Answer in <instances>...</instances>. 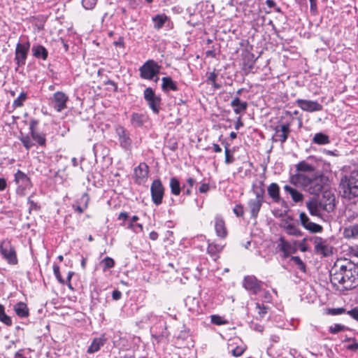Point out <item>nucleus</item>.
I'll use <instances>...</instances> for the list:
<instances>
[{"label": "nucleus", "instance_id": "680f3d73", "mask_svg": "<svg viewBox=\"0 0 358 358\" xmlns=\"http://www.w3.org/2000/svg\"><path fill=\"white\" fill-rule=\"evenodd\" d=\"M38 124V121L35 119H31L29 122L30 132L35 131V127Z\"/></svg>", "mask_w": 358, "mask_h": 358}, {"label": "nucleus", "instance_id": "8fccbe9b", "mask_svg": "<svg viewBox=\"0 0 358 358\" xmlns=\"http://www.w3.org/2000/svg\"><path fill=\"white\" fill-rule=\"evenodd\" d=\"M97 0H82V3L85 9H92L96 4Z\"/></svg>", "mask_w": 358, "mask_h": 358}, {"label": "nucleus", "instance_id": "473e14b6", "mask_svg": "<svg viewBox=\"0 0 358 358\" xmlns=\"http://www.w3.org/2000/svg\"><path fill=\"white\" fill-rule=\"evenodd\" d=\"M222 250V245L214 243H209L207 248L208 253L213 257L214 260L217 259V258L218 257L217 254L220 252Z\"/></svg>", "mask_w": 358, "mask_h": 358}, {"label": "nucleus", "instance_id": "f257e3e1", "mask_svg": "<svg viewBox=\"0 0 358 358\" xmlns=\"http://www.w3.org/2000/svg\"><path fill=\"white\" fill-rule=\"evenodd\" d=\"M330 280L338 289L355 288L358 286V266L352 262H337L330 271Z\"/></svg>", "mask_w": 358, "mask_h": 358}, {"label": "nucleus", "instance_id": "bb28decb", "mask_svg": "<svg viewBox=\"0 0 358 358\" xmlns=\"http://www.w3.org/2000/svg\"><path fill=\"white\" fill-rule=\"evenodd\" d=\"M279 192L280 187L277 183L273 182L268 186V194L275 202H278L280 199Z\"/></svg>", "mask_w": 358, "mask_h": 358}, {"label": "nucleus", "instance_id": "72a5a7b5", "mask_svg": "<svg viewBox=\"0 0 358 358\" xmlns=\"http://www.w3.org/2000/svg\"><path fill=\"white\" fill-rule=\"evenodd\" d=\"M343 235L347 238H356L358 236V224L345 228Z\"/></svg>", "mask_w": 358, "mask_h": 358}, {"label": "nucleus", "instance_id": "dca6fc26", "mask_svg": "<svg viewBox=\"0 0 358 358\" xmlns=\"http://www.w3.org/2000/svg\"><path fill=\"white\" fill-rule=\"evenodd\" d=\"M296 102L301 110L306 112L313 113L322 110V106L316 101L297 99Z\"/></svg>", "mask_w": 358, "mask_h": 358}, {"label": "nucleus", "instance_id": "0eeeda50", "mask_svg": "<svg viewBox=\"0 0 358 358\" xmlns=\"http://www.w3.org/2000/svg\"><path fill=\"white\" fill-rule=\"evenodd\" d=\"M254 192L256 198L250 199L248 204L250 210L251 216L255 218L257 217L263 202L264 190L262 187H260L259 190H254Z\"/></svg>", "mask_w": 358, "mask_h": 358}, {"label": "nucleus", "instance_id": "37998d69", "mask_svg": "<svg viewBox=\"0 0 358 358\" xmlns=\"http://www.w3.org/2000/svg\"><path fill=\"white\" fill-rule=\"evenodd\" d=\"M210 321L213 324L217 325L227 324L228 321L224 319L222 317L217 315H213L210 316Z\"/></svg>", "mask_w": 358, "mask_h": 358}, {"label": "nucleus", "instance_id": "6ab92c4d", "mask_svg": "<svg viewBox=\"0 0 358 358\" xmlns=\"http://www.w3.org/2000/svg\"><path fill=\"white\" fill-rule=\"evenodd\" d=\"M15 181L19 186H22L23 189H29L31 187L29 178L20 170H17L15 174Z\"/></svg>", "mask_w": 358, "mask_h": 358}, {"label": "nucleus", "instance_id": "bf43d9fd", "mask_svg": "<svg viewBox=\"0 0 358 358\" xmlns=\"http://www.w3.org/2000/svg\"><path fill=\"white\" fill-rule=\"evenodd\" d=\"M352 341L353 343L347 345L346 348L349 350L357 351L358 350V343L355 339H352Z\"/></svg>", "mask_w": 358, "mask_h": 358}, {"label": "nucleus", "instance_id": "0e129e2a", "mask_svg": "<svg viewBox=\"0 0 358 358\" xmlns=\"http://www.w3.org/2000/svg\"><path fill=\"white\" fill-rule=\"evenodd\" d=\"M122 296V293L119 290H114L112 293V297L114 300L117 301Z\"/></svg>", "mask_w": 358, "mask_h": 358}, {"label": "nucleus", "instance_id": "2eb2a0df", "mask_svg": "<svg viewBox=\"0 0 358 358\" xmlns=\"http://www.w3.org/2000/svg\"><path fill=\"white\" fill-rule=\"evenodd\" d=\"M115 131L118 136L120 146L126 150H130L131 148V139L129 132L122 126H117Z\"/></svg>", "mask_w": 358, "mask_h": 358}, {"label": "nucleus", "instance_id": "a211bd4d", "mask_svg": "<svg viewBox=\"0 0 358 358\" xmlns=\"http://www.w3.org/2000/svg\"><path fill=\"white\" fill-rule=\"evenodd\" d=\"M68 96L62 92H56L53 94L52 105L54 108L57 112H61L66 108V102L68 101Z\"/></svg>", "mask_w": 358, "mask_h": 358}, {"label": "nucleus", "instance_id": "13d9d810", "mask_svg": "<svg viewBox=\"0 0 358 358\" xmlns=\"http://www.w3.org/2000/svg\"><path fill=\"white\" fill-rule=\"evenodd\" d=\"M22 142L24 145V146L27 149H30V148L32 147L33 145V143L31 142V141L28 138H24L22 140Z\"/></svg>", "mask_w": 358, "mask_h": 358}, {"label": "nucleus", "instance_id": "603ef678", "mask_svg": "<svg viewBox=\"0 0 358 358\" xmlns=\"http://www.w3.org/2000/svg\"><path fill=\"white\" fill-rule=\"evenodd\" d=\"M0 321L7 326H10L12 324V320L10 317L7 315L6 313L0 315Z\"/></svg>", "mask_w": 358, "mask_h": 358}, {"label": "nucleus", "instance_id": "338daca9", "mask_svg": "<svg viewBox=\"0 0 358 358\" xmlns=\"http://www.w3.org/2000/svg\"><path fill=\"white\" fill-rule=\"evenodd\" d=\"M7 186L6 180L3 178H0V191H3Z\"/></svg>", "mask_w": 358, "mask_h": 358}, {"label": "nucleus", "instance_id": "774afa93", "mask_svg": "<svg viewBox=\"0 0 358 358\" xmlns=\"http://www.w3.org/2000/svg\"><path fill=\"white\" fill-rule=\"evenodd\" d=\"M149 238L152 241H156L158 238V234L156 231H152L150 233Z\"/></svg>", "mask_w": 358, "mask_h": 358}, {"label": "nucleus", "instance_id": "e433bc0d", "mask_svg": "<svg viewBox=\"0 0 358 358\" xmlns=\"http://www.w3.org/2000/svg\"><path fill=\"white\" fill-rule=\"evenodd\" d=\"M80 200V203H83V206H78L76 207V210L79 213H83L84 212L85 209H86L88 206V202L90 201L88 194L86 193L83 194Z\"/></svg>", "mask_w": 358, "mask_h": 358}, {"label": "nucleus", "instance_id": "a18cd8bd", "mask_svg": "<svg viewBox=\"0 0 358 358\" xmlns=\"http://www.w3.org/2000/svg\"><path fill=\"white\" fill-rule=\"evenodd\" d=\"M291 260L293 261L298 266L299 268L301 271L306 272V265L299 257H297V256L292 257Z\"/></svg>", "mask_w": 358, "mask_h": 358}, {"label": "nucleus", "instance_id": "412c9836", "mask_svg": "<svg viewBox=\"0 0 358 358\" xmlns=\"http://www.w3.org/2000/svg\"><path fill=\"white\" fill-rule=\"evenodd\" d=\"M231 106L234 108L235 114H241L246 111L248 103L246 101H241L238 96H236L231 101Z\"/></svg>", "mask_w": 358, "mask_h": 358}, {"label": "nucleus", "instance_id": "7ed1b4c3", "mask_svg": "<svg viewBox=\"0 0 358 358\" xmlns=\"http://www.w3.org/2000/svg\"><path fill=\"white\" fill-rule=\"evenodd\" d=\"M339 192L344 199L350 200L358 196V171H352L341 178Z\"/></svg>", "mask_w": 358, "mask_h": 358}, {"label": "nucleus", "instance_id": "4c0bfd02", "mask_svg": "<svg viewBox=\"0 0 358 358\" xmlns=\"http://www.w3.org/2000/svg\"><path fill=\"white\" fill-rule=\"evenodd\" d=\"M27 93L22 92L19 96L13 101V107L19 108L23 106L24 102L27 100Z\"/></svg>", "mask_w": 358, "mask_h": 358}, {"label": "nucleus", "instance_id": "4468645a", "mask_svg": "<svg viewBox=\"0 0 358 358\" xmlns=\"http://www.w3.org/2000/svg\"><path fill=\"white\" fill-rule=\"evenodd\" d=\"M275 134L272 137L273 142H280L283 144L287 139L291 131L289 124L276 126L274 129Z\"/></svg>", "mask_w": 358, "mask_h": 358}, {"label": "nucleus", "instance_id": "f3484780", "mask_svg": "<svg viewBox=\"0 0 358 358\" xmlns=\"http://www.w3.org/2000/svg\"><path fill=\"white\" fill-rule=\"evenodd\" d=\"M134 172L135 182L138 185H141L143 184L148 178L149 167L146 163H140V164L134 169Z\"/></svg>", "mask_w": 358, "mask_h": 358}, {"label": "nucleus", "instance_id": "7c9ffc66", "mask_svg": "<svg viewBox=\"0 0 358 358\" xmlns=\"http://www.w3.org/2000/svg\"><path fill=\"white\" fill-rule=\"evenodd\" d=\"M312 142L313 143L321 145L329 144L330 143V140L329 136L322 132H319L314 135Z\"/></svg>", "mask_w": 358, "mask_h": 358}, {"label": "nucleus", "instance_id": "f8f14e48", "mask_svg": "<svg viewBox=\"0 0 358 358\" xmlns=\"http://www.w3.org/2000/svg\"><path fill=\"white\" fill-rule=\"evenodd\" d=\"M322 210L328 213L332 212L335 208V196L330 191H324L322 197L317 199Z\"/></svg>", "mask_w": 358, "mask_h": 358}, {"label": "nucleus", "instance_id": "58836bf2", "mask_svg": "<svg viewBox=\"0 0 358 358\" xmlns=\"http://www.w3.org/2000/svg\"><path fill=\"white\" fill-rule=\"evenodd\" d=\"M33 139L36 141L39 145H44L45 143V134L42 133H38L36 131L31 132Z\"/></svg>", "mask_w": 358, "mask_h": 358}, {"label": "nucleus", "instance_id": "2f4dec72", "mask_svg": "<svg viewBox=\"0 0 358 358\" xmlns=\"http://www.w3.org/2000/svg\"><path fill=\"white\" fill-rule=\"evenodd\" d=\"M168 20V17L165 14H158L152 17L154 27L156 29H160L163 27L165 22Z\"/></svg>", "mask_w": 358, "mask_h": 358}, {"label": "nucleus", "instance_id": "6e6552de", "mask_svg": "<svg viewBox=\"0 0 358 358\" xmlns=\"http://www.w3.org/2000/svg\"><path fill=\"white\" fill-rule=\"evenodd\" d=\"M29 48L30 43L29 41L24 43H18L16 45L15 60L18 66L25 64Z\"/></svg>", "mask_w": 358, "mask_h": 358}, {"label": "nucleus", "instance_id": "5fc2aeb1", "mask_svg": "<svg viewBox=\"0 0 358 358\" xmlns=\"http://www.w3.org/2000/svg\"><path fill=\"white\" fill-rule=\"evenodd\" d=\"M234 213L236 215L237 217H241L243 215V207L241 205H236L234 209Z\"/></svg>", "mask_w": 358, "mask_h": 358}, {"label": "nucleus", "instance_id": "4d7b16f0", "mask_svg": "<svg viewBox=\"0 0 358 358\" xmlns=\"http://www.w3.org/2000/svg\"><path fill=\"white\" fill-rule=\"evenodd\" d=\"M347 313L353 319L358 321V308H355L350 310H348Z\"/></svg>", "mask_w": 358, "mask_h": 358}, {"label": "nucleus", "instance_id": "39448f33", "mask_svg": "<svg viewBox=\"0 0 358 358\" xmlns=\"http://www.w3.org/2000/svg\"><path fill=\"white\" fill-rule=\"evenodd\" d=\"M0 253L8 264L12 265L17 264L16 251L10 240L5 239L1 242Z\"/></svg>", "mask_w": 358, "mask_h": 358}, {"label": "nucleus", "instance_id": "3c124183", "mask_svg": "<svg viewBox=\"0 0 358 358\" xmlns=\"http://www.w3.org/2000/svg\"><path fill=\"white\" fill-rule=\"evenodd\" d=\"M53 272H54V274H55L56 278L57 279V280L61 284H64L65 283L64 280L62 278V276L60 275V271H59V266L54 265V266H53Z\"/></svg>", "mask_w": 358, "mask_h": 358}, {"label": "nucleus", "instance_id": "c03bdc74", "mask_svg": "<svg viewBox=\"0 0 358 358\" xmlns=\"http://www.w3.org/2000/svg\"><path fill=\"white\" fill-rule=\"evenodd\" d=\"M187 183L188 184V187L185 189L186 185H183L182 189H184V194L186 195H190L191 194V188L194 186L195 183V180L192 178H189L187 180Z\"/></svg>", "mask_w": 358, "mask_h": 358}, {"label": "nucleus", "instance_id": "20e7f679", "mask_svg": "<svg viewBox=\"0 0 358 358\" xmlns=\"http://www.w3.org/2000/svg\"><path fill=\"white\" fill-rule=\"evenodd\" d=\"M161 66L153 59H149L145 62L142 66L140 67V76L141 78L145 80H153L155 77H157L155 82H157L159 78L157 76L160 71Z\"/></svg>", "mask_w": 358, "mask_h": 358}, {"label": "nucleus", "instance_id": "9b49d317", "mask_svg": "<svg viewBox=\"0 0 358 358\" xmlns=\"http://www.w3.org/2000/svg\"><path fill=\"white\" fill-rule=\"evenodd\" d=\"M296 241L293 243L287 241L283 236H280L278 239L277 249L282 252V257L287 258L292 254L296 252L297 248L296 247Z\"/></svg>", "mask_w": 358, "mask_h": 358}, {"label": "nucleus", "instance_id": "69168bd1", "mask_svg": "<svg viewBox=\"0 0 358 358\" xmlns=\"http://www.w3.org/2000/svg\"><path fill=\"white\" fill-rule=\"evenodd\" d=\"M208 189H209V185L207 183L201 184L199 189V190L201 193H206L208 191Z\"/></svg>", "mask_w": 358, "mask_h": 358}, {"label": "nucleus", "instance_id": "a878e982", "mask_svg": "<svg viewBox=\"0 0 358 358\" xmlns=\"http://www.w3.org/2000/svg\"><path fill=\"white\" fill-rule=\"evenodd\" d=\"M147 117L141 113H134L131 116V123L135 127H140L146 122Z\"/></svg>", "mask_w": 358, "mask_h": 358}, {"label": "nucleus", "instance_id": "cd10ccee", "mask_svg": "<svg viewBox=\"0 0 358 358\" xmlns=\"http://www.w3.org/2000/svg\"><path fill=\"white\" fill-rule=\"evenodd\" d=\"M162 87L164 91L168 92L170 90H173V91L178 90L177 84L176 82H174L171 79V78L164 77V78H162Z\"/></svg>", "mask_w": 358, "mask_h": 358}, {"label": "nucleus", "instance_id": "9d476101", "mask_svg": "<svg viewBox=\"0 0 358 358\" xmlns=\"http://www.w3.org/2000/svg\"><path fill=\"white\" fill-rule=\"evenodd\" d=\"M143 95L145 100L147 101L148 106L152 109L153 113L158 114L161 101L160 97L155 95L153 90L151 87H147L144 90Z\"/></svg>", "mask_w": 358, "mask_h": 358}, {"label": "nucleus", "instance_id": "aec40b11", "mask_svg": "<svg viewBox=\"0 0 358 358\" xmlns=\"http://www.w3.org/2000/svg\"><path fill=\"white\" fill-rule=\"evenodd\" d=\"M317 199L313 198L306 202V207L311 215L320 217L321 215L322 206L319 204Z\"/></svg>", "mask_w": 358, "mask_h": 358}, {"label": "nucleus", "instance_id": "864d4df0", "mask_svg": "<svg viewBox=\"0 0 358 358\" xmlns=\"http://www.w3.org/2000/svg\"><path fill=\"white\" fill-rule=\"evenodd\" d=\"M299 218L301 223L304 228L305 226H306L308 224V222H310L308 217L305 213H301L299 215Z\"/></svg>", "mask_w": 358, "mask_h": 358}, {"label": "nucleus", "instance_id": "b1692460", "mask_svg": "<svg viewBox=\"0 0 358 358\" xmlns=\"http://www.w3.org/2000/svg\"><path fill=\"white\" fill-rule=\"evenodd\" d=\"M106 339L103 337L95 338L93 339L90 346L87 349V352L92 354L99 351L101 346L105 344Z\"/></svg>", "mask_w": 358, "mask_h": 358}, {"label": "nucleus", "instance_id": "ea45409f", "mask_svg": "<svg viewBox=\"0 0 358 358\" xmlns=\"http://www.w3.org/2000/svg\"><path fill=\"white\" fill-rule=\"evenodd\" d=\"M101 264L102 265L103 270L105 271L114 266L115 261L111 257H106L101 262Z\"/></svg>", "mask_w": 358, "mask_h": 358}, {"label": "nucleus", "instance_id": "49530a36", "mask_svg": "<svg viewBox=\"0 0 358 358\" xmlns=\"http://www.w3.org/2000/svg\"><path fill=\"white\" fill-rule=\"evenodd\" d=\"M256 309L258 310V315L260 318H262L267 313L268 308L264 304H260L259 303H256Z\"/></svg>", "mask_w": 358, "mask_h": 358}, {"label": "nucleus", "instance_id": "a19ab883", "mask_svg": "<svg viewBox=\"0 0 358 358\" xmlns=\"http://www.w3.org/2000/svg\"><path fill=\"white\" fill-rule=\"evenodd\" d=\"M305 229L313 233H320L323 229L321 225L312 222H308V224L305 226Z\"/></svg>", "mask_w": 358, "mask_h": 358}, {"label": "nucleus", "instance_id": "f03ea898", "mask_svg": "<svg viewBox=\"0 0 358 358\" xmlns=\"http://www.w3.org/2000/svg\"><path fill=\"white\" fill-rule=\"evenodd\" d=\"M327 178L321 174L296 173L291 176L290 182L294 185L301 186L306 191L311 194H318L324 188Z\"/></svg>", "mask_w": 358, "mask_h": 358}, {"label": "nucleus", "instance_id": "ddd939ff", "mask_svg": "<svg viewBox=\"0 0 358 358\" xmlns=\"http://www.w3.org/2000/svg\"><path fill=\"white\" fill-rule=\"evenodd\" d=\"M243 286L252 294H257L262 289V282L254 275H248L244 278Z\"/></svg>", "mask_w": 358, "mask_h": 358}, {"label": "nucleus", "instance_id": "052dcab7", "mask_svg": "<svg viewBox=\"0 0 358 358\" xmlns=\"http://www.w3.org/2000/svg\"><path fill=\"white\" fill-rule=\"evenodd\" d=\"M345 312V309H344L343 308H333L331 310H330V313L332 314V315H341V314H343Z\"/></svg>", "mask_w": 358, "mask_h": 358}, {"label": "nucleus", "instance_id": "c756f323", "mask_svg": "<svg viewBox=\"0 0 358 358\" xmlns=\"http://www.w3.org/2000/svg\"><path fill=\"white\" fill-rule=\"evenodd\" d=\"M14 310L17 316L20 317H27L29 315V309L26 303L19 302L14 306Z\"/></svg>", "mask_w": 358, "mask_h": 358}, {"label": "nucleus", "instance_id": "4be33fe9", "mask_svg": "<svg viewBox=\"0 0 358 358\" xmlns=\"http://www.w3.org/2000/svg\"><path fill=\"white\" fill-rule=\"evenodd\" d=\"M31 52L34 57L36 59H41L44 61L47 59L48 56L47 49L39 44L34 45L31 48Z\"/></svg>", "mask_w": 358, "mask_h": 358}, {"label": "nucleus", "instance_id": "1a4fd4ad", "mask_svg": "<svg viewBox=\"0 0 358 358\" xmlns=\"http://www.w3.org/2000/svg\"><path fill=\"white\" fill-rule=\"evenodd\" d=\"M150 192L152 202L159 206L162 203L164 194V187L159 179L155 180L150 187Z\"/></svg>", "mask_w": 358, "mask_h": 358}, {"label": "nucleus", "instance_id": "f704fd0d", "mask_svg": "<svg viewBox=\"0 0 358 358\" xmlns=\"http://www.w3.org/2000/svg\"><path fill=\"white\" fill-rule=\"evenodd\" d=\"M169 186L171 188V192L173 195L178 196L180 194L181 187L180 182L176 177L171 178Z\"/></svg>", "mask_w": 358, "mask_h": 358}, {"label": "nucleus", "instance_id": "c85d7f7f", "mask_svg": "<svg viewBox=\"0 0 358 358\" xmlns=\"http://www.w3.org/2000/svg\"><path fill=\"white\" fill-rule=\"evenodd\" d=\"M215 229L218 236L224 238L227 235V231L224 220L220 217H217L215 222Z\"/></svg>", "mask_w": 358, "mask_h": 358}, {"label": "nucleus", "instance_id": "79ce46f5", "mask_svg": "<svg viewBox=\"0 0 358 358\" xmlns=\"http://www.w3.org/2000/svg\"><path fill=\"white\" fill-rule=\"evenodd\" d=\"M217 77V73H215L214 71L210 72L207 74V82L210 83L213 85V86L214 87V88L220 89L221 86H220V85H219L216 83Z\"/></svg>", "mask_w": 358, "mask_h": 358}, {"label": "nucleus", "instance_id": "6e6d98bb", "mask_svg": "<svg viewBox=\"0 0 358 358\" xmlns=\"http://www.w3.org/2000/svg\"><path fill=\"white\" fill-rule=\"evenodd\" d=\"M245 351V348L243 347H236L232 350V355L234 357H239L241 356Z\"/></svg>", "mask_w": 358, "mask_h": 358}, {"label": "nucleus", "instance_id": "09e8293b", "mask_svg": "<svg viewBox=\"0 0 358 358\" xmlns=\"http://www.w3.org/2000/svg\"><path fill=\"white\" fill-rule=\"evenodd\" d=\"M225 163L227 164H231L234 162V157L231 152V150L226 147L225 148Z\"/></svg>", "mask_w": 358, "mask_h": 358}, {"label": "nucleus", "instance_id": "5701e85b", "mask_svg": "<svg viewBox=\"0 0 358 358\" xmlns=\"http://www.w3.org/2000/svg\"><path fill=\"white\" fill-rule=\"evenodd\" d=\"M296 170L298 172L297 173L310 175L314 173L315 167L305 161H301L296 165Z\"/></svg>", "mask_w": 358, "mask_h": 358}, {"label": "nucleus", "instance_id": "393cba45", "mask_svg": "<svg viewBox=\"0 0 358 358\" xmlns=\"http://www.w3.org/2000/svg\"><path fill=\"white\" fill-rule=\"evenodd\" d=\"M284 189L287 193L290 194L292 200L295 203L300 202V201H303V194L300 192L296 190V189L290 187L289 185H286L284 186Z\"/></svg>", "mask_w": 358, "mask_h": 358}, {"label": "nucleus", "instance_id": "423d86ee", "mask_svg": "<svg viewBox=\"0 0 358 358\" xmlns=\"http://www.w3.org/2000/svg\"><path fill=\"white\" fill-rule=\"evenodd\" d=\"M312 241L314 244L315 252L321 254L324 257H328L333 253V248L330 245L327 239L315 236L312 239Z\"/></svg>", "mask_w": 358, "mask_h": 358}, {"label": "nucleus", "instance_id": "de8ad7c7", "mask_svg": "<svg viewBox=\"0 0 358 358\" xmlns=\"http://www.w3.org/2000/svg\"><path fill=\"white\" fill-rule=\"evenodd\" d=\"M345 329V326L344 325H342V324H335L333 326H331L329 327V331L331 333V334H337L340 331H344V329Z\"/></svg>", "mask_w": 358, "mask_h": 358}, {"label": "nucleus", "instance_id": "c9c22d12", "mask_svg": "<svg viewBox=\"0 0 358 358\" xmlns=\"http://www.w3.org/2000/svg\"><path fill=\"white\" fill-rule=\"evenodd\" d=\"M284 229L286 233L289 235L297 237L301 236L302 235L301 231L292 223H285V224L284 225Z\"/></svg>", "mask_w": 358, "mask_h": 358}, {"label": "nucleus", "instance_id": "e2e57ef3", "mask_svg": "<svg viewBox=\"0 0 358 358\" xmlns=\"http://www.w3.org/2000/svg\"><path fill=\"white\" fill-rule=\"evenodd\" d=\"M27 202L30 205L31 209L38 210L39 208L37 203L31 199V196L28 197Z\"/></svg>", "mask_w": 358, "mask_h": 358}]
</instances>
